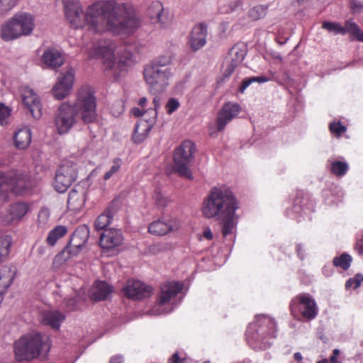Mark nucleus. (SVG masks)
Wrapping results in <instances>:
<instances>
[{
	"label": "nucleus",
	"mask_w": 363,
	"mask_h": 363,
	"mask_svg": "<svg viewBox=\"0 0 363 363\" xmlns=\"http://www.w3.org/2000/svg\"><path fill=\"white\" fill-rule=\"evenodd\" d=\"M64 11L70 26L82 28L86 23L93 32H100L104 23L115 34H130L139 26L140 21L132 6L114 0L94 3L84 13L76 0H63Z\"/></svg>",
	"instance_id": "1"
},
{
	"label": "nucleus",
	"mask_w": 363,
	"mask_h": 363,
	"mask_svg": "<svg viewBox=\"0 0 363 363\" xmlns=\"http://www.w3.org/2000/svg\"><path fill=\"white\" fill-rule=\"evenodd\" d=\"M239 202L227 186H214L203 201L202 212L207 218H216L222 223L224 237L233 234L236 228L238 216L235 211Z\"/></svg>",
	"instance_id": "2"
},
{
	"label": "nucleus",
	"mask_w": 363,
	"mask_h": 363,
	"mask_svg": "<svg viewBox=\"0 0 363 363\" xmlns=\"http://www.w3.org/2000/svg\"><path fill=\"white\" fill-rule=\"evenodd\" d=\"M80 117L84 123H92L96 119V99L91 88H82L77 102L70 106L62 104L55 116V126L60 134L67 133Z\"/></svg>",
	"instance_id": "3"
},
{
	"label": "nucleus",
	"mask_w": 363,
	"mask_h": 363,
	"mask_svg": "<svg viewBox=\"0 0 363 363\" xmlns=\"http://www.w3.org/2000/svg\"><path fill=\"white\" fill-rule=\"evenodd\" d=\"M47 335L33 333L23 336L15 342V355L19 361H30L39 356L40 352L50 350V345Z\"/></svg>",
	"instance_id": "4"
},
{
	"label": "nucleus",
	"mask_w": 363,
	"mask_h": 363,
	"mask_svg": "<svg viewBox=\"0 0 363 363\" xmlns=\"http://www.w3.org/2000/svg\"><path fill=\"white\" fill-rule=\"evenodd\" d=\"M277 325L274 320L266 315H257L255 321L250 323L246 330V339L255 342L262 350L269 347V339L276 337Z\"/></svg>",
	"instance_id": "5"
},
{
	"label": "nucleus",
	"mask_w": 363,
	"mask_h": 363,
	"mask_svg": "<svg viewBox=\"0 0 363 363\" xmlns=\"http://www.w3.org/2000/svg\"><path fill=\"white\" fill-rule=\"evenodd\" d=\"M31 187L29 177L26 174L11 172L4 174L0 171V202H6L9 194H25Z\"/></svg>",
	"instance_id": "6"
},
{
	"label": "nucleus",
	"mask_w": 363,
	"mask_h": 363,
	"mask_svg": "<svg viewBox=\"0 0 363 363\" xmlns=\"http://www.w3.org/2000/svg\"><path fill=\"white\" fill-rule=\"evenodd\" d=\"M34 26V18L31 14H16L7 23L2 26L1 38L9 41L22 35H28L32 33Z\"/></svg>",
	"instance_id": "7"
},
{
	"label": "nucleus",
	"mask_w": 363,
	"mask_h": 363,
	"mask_svg": "<svg viewBox=\"0 0 363 363\" xmlns=\"http://www.w3.org/2000/svg\"><path fill=\"white\" fill-rule=\"evenodd\" d=\"M194 152L195 145L190 140H186L175 150L174 154V171L189 179L193 178L189 167L193 160Z\"/></svg>",
	"instance_id": "8"
},
{
	"label": "nucleus",
	"mask_w": 363,
	"mask_h": 363,
	"mask_svg": "<svg viewBox=\"0 0 363 363\" xmlns=\"http://www.w3.org/2000/svg\"><path fill=\"white\" fill-rule=\"evenodd\" d=\"M171 75L169 68L159 69L156 65H147L144 69V78L153 94L163 92Z\"/></svg>",
	"instance_id": "9"
},
{
	"label": "nucleus",
	"mask_w": 363,
	"mask_h": 363,
	"mask_svg": "<svg viewBox=\"0 0 363 363\" xmlns=\"http://www.w3.org/2000/svg\"><path fill=\"white\" fill-rule=\"evenodd\" d=\"M77 178V169L75 164L66 162L61 164L55 172L52 183L54 189L62 194L67 191L69 187Z\"/></svg>",
	"instance_id": "10"
},
{
	"label": "nucleus",
	"mask_w": 363,
	"mask_h": 363,
	"mask_svg": "<svg viewBox=\"0 0 363 363\" xmlns=\"http://www.w3.org/2000/svg\"><path fill=\"white\" fill-rule=\"evenodd\" d=\"M183 289V285L178 281L167 282L161 286V295L158 303L149 311L152 315H162L170 313L173 308L167 309L164 306L170 299Z\"/></svg>",
	"instance_id": "11"
},
{
	"label": "nucleus",
	"mask_w": 363,
	"mask_h": 363,
	"mask_svg": "<svg viewBox=\"0 0 363 363\" xmlns=\"http://www.w3.org/2000/svg\"><path fill=\"white\" fill-rule=\"evenodd\" d=\"M290 307L292 312L297 309L302 316L308 320L314 319L318 313L314 299L308 294L298 295L291 301Z\"/></svg>",
	"instance_id": "12"
},
{
	"label": "nucleus",
	"mask_w": 363,
	"mask_h": 363,
	"mask_svg": "<svg viewBox=\"0 0 363 363\" xmlns=\"http://www.w3.org/2000/svg\"><path fill=\"white\" fill-rule=\"evenodd\" d=\"M322 27L329 32L335 34L345 35L349 33L352 36V40L363 42V31L360 29L359 26L352 20L346 21L345 26H342L337 23L324 21Z\"/></svg>",
	"instance_id": "13"
},
{
	"label": "nucleus",
	"mask_w": 363,
	"mask_h": 363,
	"mask_svg": "<svg viewBox=\"0 0 363 363\" xmlns=\"http://www.w3.org/2000/svg\"><path fill=\"white\" fill-rule=\"evenodd\" d=\"M74 81V70L69 67L64 73H61L53 86L52 91L54 97L57 100H62L68 96L73 86Z\"/></svg>",
	"instance_id": "14"
},
{
	"label": "nucleus",
	"mask_w": 363,
	"mask_h": 363,
	"mask_svg": "<svg viewBox=\"0 0 363 363\" xmlns=\"http://www.w3.org/2000/svg\"><path fill=\"white\" fill-rule=\"evenodd\" d=\"M160 99L158 96L154 97V108L146 111V113H150V114L153 115L152 119H145L144 123L135 125L133 134V140L134 143H140L146 138L155 123V119L157 116V110L160 108Z\"/></svg>",
	"instance_id": "15"
},
{
	"label": "nucleus",
	"mask_w": 363,
	"mask_h": 363,
	"mask_svg": "<svg viewBox=\"0 0 363 363\" xmlns=\"http://www.w3.org/2000/svg\"><path fill=\"white\" fill-rule=\"evenodd\" d=\"M123 294L128 298L141 300L150 296L152 289L139 280H128L123 288Z\"/></svg>",
	"instance_id": "16"
},
{
	"label": "nucleus",
	"mask_w": 363,
	"mask_h": 363,
	"mask_svg": "<svg viewBox=\"0 0 363 363\" xmlns=\"http://www.w3.org/2000/svg\"><path fill=\"white\" fill-rule=\"evenodd\" d=\"M246 54V46L243 43H237L231 48L226 58L228 65L224 72L225 77H228L233 74L235 69L244 60Z\"/></svg>",
	"instance_id": "17"
},
{
	"label": "nucleus",
	"mask_w": 363,
	"mask_h": 363,
	"mask_svg": "<svg viewBox=\"0 0 363 363\" xmlns=\"http://www.w3.org/2000/svg\"><path fill=\"white\" fill-rule=\"evenodd\" d=\"M240 111V106L238 104L228 102L224 104L222 108L218 113L217 129L220 131L224 129L225 125Z\"/></svg>",
	"instance_id": "18"
},
{
	"label": "nucleus",
	"mask_w": 363,
	"mask_h": 363,
	"mask_svg": "<svg viewBox=\"0 0 363 363\" xmlns=\"http://www.w3.org/2000/svg\"><path fill=\"white\" fill-rule=\"evenodd\" d=\"M28 209V206L25 203H13L6 211L0 213V223L9 225L14 220H19L26 214Z\"/></svg>",
	"instance_id": "19"
},
{
	"label": "nucleus",
	"mask_w": 363,
	"mask_h": 363,
	"mask_svg": "<svg viewBox=\"0 0 363 363\" xmlns=\"http://www.w3.org/2000/svg\"><path fill=\"white\" fill-rule=\"evenodd\" d=\"M123 241L122 232L116 228L104 229L100 235V246L104 249H113L120 246Z\"/></svg>",
	"instance_id": "20"
},
{
	"label": "nucleus",
	"mask_w": 363,
	"mask_h": 363,
	"mask_svg": "<svg viewBox=\"0 0 363 363\" xmlns=\"http://www.w3.org/2000/svg\"><path fill=\"white\" fill-rule=\"evenodd\" d=\"M207 35L208 28L206 24L201 23L196 25L192 28L189 41L191 49L193 51H197L202 48L206 43Z\"/></svg>",
	"instance_id": "21"
},
{
	"label": "nucleus",
	"mask_w": 363,
	"mask_h": 363,
	"mask_svg": "<svg viewBox=\"0 0 363 363\" xmlns=\"http://www.w3.org/2000/svg\"><path fill=\"white\" fill-rule=\"evenodd\" d=\"M179 228L178 223L174 220H158L151 223L148 227V232L155 235H164L169 232L174 231Z\"/></svg>",
	"instance_id": "22"
},
{
	"label": "nucleus",
	"mask_w": 363,
	"mask_h": 363,
	"mask_svg": "<svg viewBox=\"0 0 363 363\" xmlns=\"http://www.w3.org/2000/svg\"><path fill=\"white\" fill-rule=\"evenodd\" d=\"M86 191L82 186L77 184L69 192L67 198L68 207L74 211L81 209L85 203V195Z\"/></svg>",
	"instance_id": "23"
},
{
	"label": "nucleus",
	"mask_w": 363,
	"mask_h": 363,
	"mask_svg": "<svg viewBox=\"0 0 363 363\" xmlns=\"http://www.w3.org/2000/svg\"><path fill=\"white\" fill-rule=\"evenodd\" d=\"M65 316L58 311H47L42 313L41 322L52 329L58 330Z\"/></svg>",
	"instance_id": "24"
},
{
	"label": "nucleus",
	"mask_w": 363,
	"mask_h": 363,
	"mask_svg": "<svg viewBox=\"0 0 363 363\" xmlns=\"http://www.w3.org/2000/svg\"><path fill=\"white\" fill-rule=\"evenodd\" d=\"M83 247L75 245L73 242L69 240L67 245L55 257V262L62 264L69 259L77 257Z\"/></svg>",
	"instance_id": "25"
},
{
	"label": "nucleus",
	"mask_w": 363,
	"mask_h": 363,
	"mask_svg": "<svg viewBox=\"0 0 363 363\" xmlns=\"http://www.w3.org/2000/svg\"><path fill=\"white\" fill-rule=\"evenodd\" d=\"M42 62L48 67L56 68L60 67L64 59L60 52L55 48L47 49L42 55Z\"/></svg>",
	"instance_id": "26"
},
{
	"label": "nucleus",
	"mask_w": 363,
	"mask_h": 363,
	"mask_svg": "<svg viewBox=\"0 0 363 363\" xmlns=\"http://www.w3.org/2000/svg\"><path fill=\"white\" fill-rule=\"evenodd\" d=\"M114 55V45L111 42L100 43L97 46L91 48L89 52L91 58H109Z\"/></svg>",
	"instance_id": "27"
},
{
	"label": "nucleus",
	"mask_w": 363,
	"mask_h": 363,
	"mask_svg": "<svg viewBox=\"0 0 363 363\" xmlns=\"http://www.w3.org/2000/svg\"><path fill=\"white\" fill-rule=\"evenodd\" d=\"M112 292L111 286L103 281H96L90 292V298L95 301L106 299Z\"/></svg>",
	"instance_id": "28"
},
{
	"label": "nucleus",
	"mask_w": 363,
	"mask_h": 363,
	"mask_svg": "<svg viewBox=\"0 0 363 363\" xmlns=\"http://www.w3.org/2000/svg\"><path fill=\"white\" fill-rule=\"evenodd\" d=\"M116 213V209L114 206L110 205L95 221L94 226L96 230L104 231V229H108L107 227L111 223Z\"/></svg>",
	"instance_id": "29"
},
{
	"label": "nucleus",
	"mask_w": 363,
	"mask_h": 363,
	"mask_svg": "<svg viewBox=\"0 0 363 363\" xmlns=\"http://www.w3.org/2000/svg\"><path fill=\"white\" fill-rule=\"evenodd\" d=\"M31 141V131L28 128H23L16 131L13 135L15 146L18 149L26 148Z\"/></svg>",
	"instance_id": "30"
},
{
	"label": "nucleus",
	"mask_w": 363,
	"mask_h": 363,
	"mask_svg": "<svg viewBox=\"0 0 363 363\" xmlns=\"http://www.w3.org/2000/svg\"><path fill=\"white\" fill-rule=\"evenodd\" d=\"M89 237V228L86 225L78 226L73 233L69 240L74 245L84 248Z\"/></svg>",
	"instance_id": "31"
},
{
	"label": "nucleus",
	"mask_w": 363,
	"mask_h": 363,
	"mask_svg": "<svg viewBox=\"0 0 363 363\" xmlns=\"http://www.w3.org/2000/svg\"><path fill=\"white\" fill-rule=\"evenodd\" d=\"M15 271L8 267H4L0 271V287L6 290L12 284Z\"/></svg>",
	"instance_id": "32"
},
{
	"label": "nucleus",
	"mask_w": 363,
	"mask_h": 363,
	"mask_svg": "<svg viewBox=\"0 0 363 363\" xmlns=\"http://www.w3.org/2000/svg\"><path fill=\"white\" fill-rule=\"evenodd\" d=\"M67 233V228L65 225H57L49 232L46 238L48 245L54 246L57 241Z\"/></svg>",
	"instance_id": "33"
},
{
	"label": "nucleus",
	"mask_w": 363,
	"mask_h": 363,
	"mask_svg": "<svg viewBox=\"0 0 363 363\" xmlns=\"http://www.w3.org/2000/svg\"><path fill=\"white\" fill-rule=\"evenodd\" d=\"M331 172L337 177H343L348 171L349 166L345 161L328 160Z\"/></svg>",
	"instance_id": "34"
},
{
	"label": "nucleus",
	"mask_w": 363,
	"mask_h": 363,
	"mask_svg": "<svg viewBox=\"0 0 363 363\" xmlns=\"http://www.w3.org/2000/svg\"><path fill=\"white\" fill-rule=\"evenodd\" d=\"M22 102L26 108H28L33 104L39 101L38 95L33 89L28 86H25L21 90Z\"/></svg>",
	"instance_id": "35"
},
{
	"label": "nucleus",
	"mask_w": 363,
	"mask_h": 363,
	"mask_svg": "<svg viewBox=\"0 0 363 363\" xmlns=\"http://www.w3.org/2000/svg\"><path fill=\"white\" fill-rule=\"evenodd\" d=\"M352 262V257L347 253H343L339 257H335L333 260L334 266L340 267L343 270H347L350 268Z\"/></svg>",
	"instance_id": "36"
},
{
	"label": "nucleus",
	"mask_w": 363,
	"mask_h": 363,
	"mask_svg": "<svg viewBox=\"0 0 363 363\" xmlns=\"http://www.w3.org/2000/svg\"><path fill=\"white\" fill-rule=\"evenodd\" d=\"M11 238L9 236L0 238V262L5 260L9 255Z\"/></svg>",
	"instance_id": "37"
},
{
	"label": "nucleus",
	"mask_w": 363,
	"mask_h": 363,
	"mask_svg": "<svg viewBox=\"0 0 363 363\" xmlns=\"http://www.w3.org/2000/svg\"><path fill=\"white\" fill-rule=\"evenodd\" d=\"M267 10V6L264 5H257L249 11L248 15L253 21H257L265 16Z\"/></svg>",
	"instance_id": "38"
},
{
	"label": "nucleus",
	"mask_w": 363,
	"mask_h": 363,
	"mask_svg": "<svg viewBox=\"0 0 363 363\" xmlns=\"http://www.w3.org/2000/svg\"><path fill=\"white\" fill-rule=\"evenodd\" d=\"M152 9L155 10L156 16H155V17H154L152 15H151V19L152 21H155V22L164 23L165 18H164V16H163V8H162V4L160 1L153 3V4L149 9L150 14L151 13Z\"/></svg>",
	"instance_id": "39"
},
{
	"label": "nucleus",
	"mask_w": 363,
	"mask_h": 363,
	"mask_svg": "<svg viewBox=\"0 0 363 363\" xmlns=\"http://www.w3.org/2000/svg\"><path fill=\"white\" fill-rule=\"evenodd\" d=\"M171 61L172 60L170 56L162 55L152 61L150 65H156L157 68L162 69L164 68H169L167 66L171 63Z\"/></svg>",
	"instance_id": "40"
},
{
	"label": "nucleus",
	"mask_w": 363,
	"mask_h": 363,
	"mask_svg": "<svg viewBox=\"0 0 363 363\" xmlns=\"http://www.w3.org/2000/svg\"><path fill=\"white\" fill-rule=\"evenodd\" d=\"M27 109L35 119H39L41 118L42 105L40 100L33 104V105L30 106Z\"/></svg>",
	"instance_id": "41"
},
{
	"label": "nucleus",
	"mask_w": 363,
	"mask_h": 363,
	"mask_svg": "<svg viewBox=\"0 0 363 363\" xmlns=\"http://www.w3.org/2000/svg\"><path fill=\"white\" fill-rule=\"evenodd\" d=\"M121 160L119 158H116L113 160V164L110 168V169L106 172L104 175V179L108 180L115 173H116L119 169L121 168Z\"/></svg>",
	"instance_id": "42"
},
{
	"label": "nucleus",
	"mask_w": 363,
	"mask_h": 363,
	"mask_svg": "<svg viewBox=\"0 0 363 363\" xmlns=\"http://www.w3.org/2000/svg\"><path fill=\"white\" fill-rule=\"evenodd\" d=\"M17 2L18 0H0V15L11 11Z\"/></svg>",
	"instance_id": "43"
},
{
	"label": "nucleus",
	"mask_w": 363,
	"mask_h": 363,
	"mask_svg": "<svg viewBox=\"0 0 363 363\" xmlns=\"http://www.w3.org/2000/svg\"><path fill=\"white\" fill-rule=\"evenodd\" d=\"M81 297L78 295L69 298L65 301V306L68 311H73L77 310L79 308V301Z\"/></svg>",
	"instance_id": "44"
},
{
	"label": "nucleus",
	"mask_w": 363,
	"mask_h": 363,
	"mask_svg": "<svg viewBox=\"0 0 363 363\" xmlns=\"http://www.w3.org/2000/svg\"><path fill=\"white\" fill-rule=\"evenodd\" d=\"M330 130L337 136H340L346 131V127L342 125L340 122H333L329 125Z\"/></svg>",
	"instance_id": "45"
},
{
	"label": "nucleus",
	"mask_w": 363,
	"mask_h": 363,
	"mask_svg": "<svg viewBox=\"0 0 363 363\" xmlns=\"http://www.w3.org/2000/svg\"><path fill=\"white\" fill-rule=\"evenodd\" d=\"M243 2L242 0H234L228 4L229 13H239L242 11Z\"/></svg>",
	"instance_id": "46"
},
{
	"label": "nucleus",
	"mask_w": 363,
	"mask_h": 363,
	"mask_svg": "<svg viewBox=\"0 0 363 363\" xmlns=\"http://www.w3.org/2000/svg\"><path fill=\"white\" fill-rule=\"evenodd\" d=\"M11 110L9 107L3 104H0V123L3 125L5 121L11 115Z\"/></svg>",
	"instance_id": "47"
},
{
	"label": "nucleus",
	"mask_w": 363,
	"mask_h": 363,
	"mask_svg": "<svg viewBox=\"0 0 363 363\" xmlns=\"http://www.w3.org/2000/svg\"><path fill=\"white\" fill-rule=\"evenodd\" d=\"M179 106V103L177 99L174 98L169 99L166 105L167 113L172 114L178 108Z\"/></svg>",
	"instance_id": "48"
},
{
	"label": "nucleus",
	"mask_w": 363,
	"mask_h": 363,
	"mask_svg": "<svg viewBox=\"0 0 363 363\" xmlns=\"http://www.w3.org/2000/svg\"><path fill=\"white\" fill-rule=\"evenodd\" d=\"M363 7L362 4L360 1L353 0L350 3V8L352 13H359Z\"/></svg>",
	"instance_id": "49"
},
{
	"label": "nucleus",
	"mask_w": 363,
	"mask_h": 363,
	"mask_svg": "<svg viewBox=\"0 0 363 363\" xmlns=\"http://www.w3.org/2000/svg\"><path fill=\"white\" fill-rule=\"evenodd\" d=\"M253 83L252 80V77H249V78H245L244 79L242 82H241V84L238 89L240 93H244L245 90L252 84Z\"/></svg>",
	"instance_id": "50"
},
{
	"label": "nucleus",
	"mask_w": 363,
	"mask_h": 363,
	"mask_svg": "<svg viewBox=\"0 0 363 363\" xmlns=\"http://www.w3.org/2000/svg\"><path fill=\"white\" fill-rule=\"evenodd\" d=\"M156 204L160 207H164L167 204L166 198L164 197L161 194L157 193L155 194Z\"/></svg>",
	"instance_id": "51"
},
{
	"label": "nucleus",
	"mask_w": 363,
	"mask_h": 363,
	"mask_svg": "<svg viewBox=\"0 0 363 363\" xmlns=\"http://www.w3.org/2000/svg\"><path fill=\"white\" fill-rule=\"evenodd\" d=\"M352 279L353 282L354 283V285L353 286V289H356L360 286L362 282L363 281V274H360V273H357Z\"/></svg>",
	"instance_id": "52"
},
{
	"label": "nucleus",
	"mask_w": 363,
	"mask_h": 363,
	"mask_svg": "<svg viewBox=\"0 0 363 363\" xmlns=\"http://www.w3.org/2000/svg\"><path fill=\"white\" fill-rule=\"evenodd\" d=\"M355 250L357 251L359 255H363V236L357 240Z\"/></svg>",
	"instance_id": "53"
},
{
	"label": "nucleus",
	"mask_w": 363,
	"mask_h": 363,
	"mask_svg": "<svg viewBox=\"0 0 363 363\" xmlns=\"http://www.w3.org/2000/svg\"><path fill=\"white\" fill-rule=\"evenodd\" d=\"M131 113L136 117H140L141 116H145L146 114H147L148 113H146L145 112H143L142 110H140L139 108L138 107H134L132 108L131 110Z\"/></svg>",
	"instance_id": "54"
},
{
	"label": "nucleus",
	"mask_w": 363,
	"mask_h": 363,
	"mask_svg": "<svg viewBox=\"0 0 363 363\" xmlns=\"http://www.w3.org/2000/svg\"><path fill=\"white\" fill-rule=\"evenodd\" d=\"M253 82L264 83L268 81V78L264 76L252 77Z\"/></svg>",
	"instance_id": "55"
},
{
	"label": "nucleus",
	"mask_w": 363,
	"mask_h": 363,
	"mask_svg": "<svg viewBox=\"0 0 363 363\" xmlns=\"http://www.w3.org/2000/svg\"><path fill=\"white\" fill-rule=\"evenodd\" d=\"M203 237L209 240L213 239V235L209 228H205L203 231Z\"/></svg>",
	"instance_id": "56"
},
{
	"label": "nucleus",
	"mask_w": 363,
	"mask_h": 363,
	"mask_svg": "<svg viewBox=\"0 0 363 363\" xmlns=\"http://www.w3.org/2000/svg\"><path fill=\"white\" fill-rule=\"evenodd\" d=\"M296 253H297L298 257L301 259L303 260L304 259V255L303 254L302 245L301 244H298L296 245Z\"/></svg>",
	"instance_id": "57"
},
{
	"label": "nucleus",
	"mask_w": 363,
	"mask_h": 363,
	"mask_svg": "<svg viewBox=\"0 0 363 363\" xmlns=\"http://www.w3.org/2000/svg\"><path fill=\"white\" fill-rule=\"evenodd\" d=\"M123 357L121 355L114 356L111 358L109 363H122Z\"/></svg>",
	"instance_id": "58"
},
{
	"label": "nucleus",
	"mask_w": 363,
	"mask_h": 363,
	"mask_svg": "<svg viewBox=\"0 0 363 363\" xmlns=\"http://www.w3.org/2000/svg\"><path fill=\"white\" fill-rule=\"evenodd\" d=\"M169 361L170 363H179L181 359L179 358V354L177 352L174 353Z\"/></svg>",
	"instance_id": "59"
},
{
	"label": "nucleus",
	"mask_w": 363,
	"mask_h": 363,
	"mask_svg": "<svg viewBox=\"0 0 363 363\" xmlns=\"http://www.w3.org/2000/svg\"><path fill=\"white\" fill-rule=\"evenodd\" d=\"M354 285V283L353 282L352 279L350 278L345 283V289H348L351 288L352 286H353Z\"/></svg>",
	"instance_id": "60"
},
{
	"label": "nucleus",
	"mask_w": 363,
	"mask_h": 363,
	"mask_svg": "<svg viewBox=\"0 0 363 363\" xmlns=\"http://www.w3.org/2000/svg\"><path fill=\"white\" fill-rule=\"evenodd\" d=\"M294 359L301 362L303 359L302 355L300 352H296L294 355Z\"/></svg>",
	"instance_id": "61"
},
{
	"label": "nucleus",
	"mask_w": 363,
	"mask_h": 363,
	"mask_svg": "<svg viewBox=\"0 0 363 363\" xmlns=\"http://www.w3.org/2000/svg\"><path fill=\"white\" fill-rule=\"evenodd\" d=\"M330 362L331 363H342L341 361H339L337 359V357L333 356V355L330 357Z\"/></svg>",
	"instance_id": "62"
},
{
	"label": "nucleus",
	"mask_w": 363,
	"mask_h": 363,
	"mask_svg": "<svg viewBox=\"0 0 363 363\" xmlns=\"http://www.w3.org/2000/svg\"><path fill=\"white\" fill-rule=\"evenodd\" d=\"M147 102V99L145 97H142L138 101V105L140 106H143Z\"/></svg>",
	"instance_id": "63"
},
{
	"label": "nucleus",
	"mask_w": 363,
	"mask_h": 363,
	"mask_svg": "<svg viewBox=\"0 0 363 363\" xmlns=\"http://www.w3.org/2000/svg\"><path fill=\"white\" fill-rule=\"evenodd\" d=\"M340 353V350L338 349H334L333 351V356H335V357H337Z\"/></svg>",
	"instance_id": "64"
}]
</instances>
